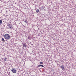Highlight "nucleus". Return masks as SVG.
Listing matches in <instances>:
<instances>
[{"instance_id":"5","label":"nucleus","mask_w":76,"mask_h":76,"mask_svg":"<svg viewBox=\"0 0 76 76\" xmlns=\"http://www.w3.org/2000/svg\"><path fill=\"white\" fill-rule=\"evenodd\" d=\"M22 44H23V47H25V48H26V43H22Z\"/></svg>"},{"instance_id":"11","label":"nucleus","mask_w":76,"mask_h":76,"mask_svg":"<svg viewBox=\"0 0 76 76\" xmlns=\"http://www.w3.org/2000/svg\"><path fill=\"white\" fill-rule=\"evenodd\" d=\"M28 39H31V37H30L28 36Z\"/></svg>"},{"instance_id":"10","label":"nucleus","mask_w":76,"mask_h":76,"mask_svg":"<svg viewBox=\"0 0 76 76\" xmlns=\"http://www.w3.org/2000/svg\"><path fill=\"white\" fill-rule=\"evenodd\" d=\"M2 41H4V42H5V40H4V38H2Z\"/></svg>"},{"instance_id":"8","label":"nucleus","mask_w":76,"mask_h":76,"mask_svg":"<svg viewBox=\"0 0 76 76\" xmlns=\"http://www.w3.org/2000/svg\"><path fill=\"white\" fill-rule=\"evenodd\" d=\"M39 12V10H38V9H37L36 10V12H37V13H38Z\"/></svg>"},{"instance_id":"13","label":"nucleus","mask_w":76,"mask_h":76,"mask_svg":"<svg viewBox=\"0 0 76 76\" xmlns=\"http://www.w3.org/2000/svg\"><path fill=\"white\" fill-rule=\"evenodd\" d=\"M40 64H43V62H40L39 63Z\"/></svg>"},{"instance_id":"7","label":"nucleus","mask_w":76,"mask_h":76,"mask_svg":"<svg viewBox=\"0 0 76 76\" xmlns=\"http://www.w3.org/2000/svg\"><path fill=\"white\" fill-rule=\"evenodd\" d=\"M2 23V20H0V25H1Z\"/></svg>"},{"instance_id":"2","label":"nucleus","mask_w":76,"mask_h":76,"mask_svg":"<svg viewBox=\"0 0 76 76\" xmlns=\"http://www.w3.org/2000/svg\"><path fill=\"white\" fill-rule=\"evenodd\" d=\"M11 71L13 73H16L17 70L16 68H12Z\"/></svg>"},{"instance_id":"12","label":"nucleus","mask_w":76,"mask_h":76,"mask_svg":"<svg viewBox=\"0 0 76 76\" xmlns=\"http://www.w3.org/2000/svg\"><path fill=\"white\" fill-rule=\"evenodd\" d=\"M7 59V58H5V59H4V61H6Z\"/></svg>"},{"instance_id":"6","label":"nucleus","mask_w":76,"mask_h":76,"mask_svg":"<svg viewBox=\"0 0 76 76\" xmlns=\"http://www.w3.org/2000/svg\"><path fill=\"white\" fill-rule=\"evenodd\" d=\"M37 66L38 67H41V66L42 67H44V66L43 65H38Z\"/></svg>"},{"instance_id":"14","label":"nucleus","mask_w":76,"mask_h":76,"mask_svg":"<svg viewBox=\"0 0 76 76\" xmlns=\"http://www.w3.org/2000/svg\"><path fill=\"white\" fill-rule=\"evenodd\" d=\"M2 59L3 60H4V59H5V58H2Z\"/></svg>"},{"instance_id":"4","label":"nucleus","mask_w":76,"mask_h":76,"mask_svg":"<svg viewBox=\"0 0 76 76\" xmlns=\"http://www.w3.org/2000/svg\"><path fill=\"white\" fill-rule=\"evenodd\" d=\"M9 28L11 29H12L13 28L12 27V24H8Z\"/></svg>"},{"instance_id":"3","label":"nucleus","mask_w":76,"mask_h":76,"mask_svg":"<svg viewBox=\"0 0 76 76\" xmlns=\"http://www.w3.org/2000/svg\"><path fill=\"white\" fill-rule=\"evenodd\" d=\"M60 68L62 70H63V71L65 70V69L64 68V66L62 65L61 66Z\"/></svg>"},{"instance_id":"1","label":"nucleus","mask_w":76,"mask_h":76,"mask_svg":"<svg viewBox=\"0 0 76 76\" xmlns=\"http://www.w3.org/2000/svg\"><path fill=\"white\" fill-rule=\"evenodd\" d=\"M4 37L5 38V39H7V40H8L10 38V35L9 34H5L4 35Z\"/></svg>"},{"instance_id":"9","label":"nucleus","mask_w":76,"mask_h":76,"mask_svg":"<svg viewBox=\"0 0 76 76\" xmlns=\"http://www.w3.org/2000/svg\"><path fill=\"white\" fill-rule=\"evenodd\" d=\"M24 22L26 23H28V21H27V20H25V21H24Z\"/></svg>"}]
</instances>
